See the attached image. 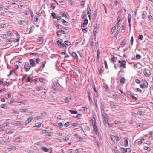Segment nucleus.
Segmentation results:
<instances>
[{
  "label": "nucleus",
  "instance_id": "c85d7f7f",
  "mask_svg": "<svg viewBox=\"0 0 153 153\" xmlns=\"http://www.w3.org/2000/svg\"><path fill=\"white\" fill-rule=\"evenodd\" d=\"M62 22L63 23H65L64 24L66 26H67L68 25V23L66 22V21L64 20V19H62Z\"/></svg>",
  "mask_w": 153,
  "mask_h": 153
},
{
  "label": "nucleus",
  "instance_id": "8fccbe9b",
  "mask_svg": "<svg viewBox=\"0 0 153 153\" xmlns=\"http://www.w3.org/2000/svg\"><path fill=\"white\" fill-rule=\"evenodd\" d=\"M119 31H118V30H117L116 33H115V35H114V37L115 38H117V35L119 33Z\"/></svg>",
  "mask_w": 153,
  "mask_h": 153
},
{
  "label": "nucleus",
  "instance_id": "9d476101",
  "mask_svg": "<svg viewBox=\"0 0 153 153\" xmlns=\"http://www.w3.org/2000/svg\"><path fill=\"white\" fill-rule=\"evenodd\" d=\"M33 117L31 116L29 117L25 121V125L27 124L28 123L30 122L32 120H33Z\"/></svg>",
  "mask_w": 153,
  "mask_h": 153
},
{
  "label": "nucleus",
  "instance_id": "4468645a",
  "mask_svg": "<svg viewBox=\"0 0 153 153\" xmlns=\"http://www.w3.org/2000/svg\"><path fill=\"white\" fill-rule=\"evenodd\" d=\"M87 6V10L88 11L87 13V15L91 14V10L90 8V6L89 4H88Z\"/></svg>",
  "mask_w": 153,
  "mask_h": 153
},
{
  "label": "nucleus",
  "instance_id": "79ce46f5",
  "mask_svg": "<svg viewBox=\"0 0 153 153\" xmlns=\"http://www.w3.org/2000/svg\"><path fill=\"white\" fill-rule=\"evenodd\" d=\"M98 70L99 71V73L100 74H102L104 71L102 69L100 68H99L98 69Z\"/></svg>",
  "mask_w": 153,
  "mask_h": 153
},
{
  "label": "nucleus",
  "instance_id": "603ef678",
  "mask_svg": "<svg viewBox=\"0 0 153 153\" xmlns=\"http://www.w3.org/2000/svg\"><path fill=\"white\" fill-rule=\"evenodd\" d=\"M115 28H116V26H115L113 27L111 29V33H112V34L114 32V30L115 29Z\"/></svg>",
  "mask_w": 153,
  "mask_h": 153
},
{
  "label": "nucleus",
  "instance_id": "69168bd1",
  "mask_svg": "<svg viewBox=\"0 0 153 153\" xmlns=\"http://www.w3.org/2000/svg\"><path fill=\"white\" fill-rule=\"evenodd\" d=\"M31 79V78L30 77H28L27 78V80L28 82H30Z\"/></svg>",
  "mask_w": 153,
  "mask_h": 153
},
{
  "label": "nucleus",
  "instance_id": "dca6fc26",
  "mask_svg": "<svg viewBox=\"0 0 153 153\" xmlns=\"http://www.w3.org/2000/svg\"><path fill=\"white\" fill-rule=\"evenodd\" d=\"M128 23H129V27L131 28V24H130V22H131V15L130 14H128Z\"/></svg>",
  "mask_w": 153,
  "mask_h": 153
},
{
  "label": "nucleus",
  "instance_id": "aec40b11",
  "mask_svg": "<svg viewBox=\"0 0 153 153\" xmlns=\"http://www.w3.org/2000/svg\"><path fill=\"white\" fill-rule=\"evenodd\" d=\"M28 111V109H27L26 108H21L19 110V111L22 113L26 112H27Z\"/></svg>",
  "mask_w": 153,
  "mask_h": 153
},
{
  "label": "nucleus",
  "instance_id": "f03ea898",
  "mask_svg": "<svg viewBox=\"0 0 153 153\" xmlns=\"http://www.w3.org/2000/svg\"><path fill=\"white\" fill-rule=\"evenodd\" d=\"M110 137L112 140L115 143L116 141L118 142L120 140V139L119 137L116 135H111Z\"/></svg>",
  "mask_w": 153,
  "mask_h": 153
},
{
  "label": "nucleus",
  "instance_id": "6e6552de",
  "mask_svg": "<svg viewBox=\"0 0 153 153\" xmlns=\"http://www.w3.org/2000/svg\"><path fill=\"white\" fill-rule=\"evenodd\" d=\"M110 104V106L112 108H116V102H114L112 101H110L109 102Z\"/></svg>",
  "mask_w": 153,
  "mask_h": 153
},
{
  "label": "nucleus",
  "instance_id": "864d4df0",
  "mask_svg": "<svg viewBox=\"0 0 153 153\" xmlns=\"http://www.w3.org/2000/svg\"><path fill=\"white\" fill-rule=\"evenodd\" d=\"M136 57L137 59H140L141 56L140 55L137 54L136 56Z\"/></svg>",
  "mask_w": 153,
  "mask_h": 153
},
{
  "label": "nucleus",
  "instance_id": "13d9d810",
  "mask_svg": "<svg viewBox=\"0 0 153 153\" xmlns=\"http://www.w3.org/2000/svg\"><path fill=\"white\" fill-rule=\"evenodd\" d=\"M138 38L141 40H142L143 38V36L142 35H140L138 36Z\"/></svg>",
  "mask_w": 153,
  "mask_h": 153
},
{
  "label": "nucleus",
  "instance_id": "ddd939ff",
  "mask_svg": "<svg viewBox=\"0 0 153 153\" xmlns=\"http://www.w3.org/2000/svg\"><path fill=\"white\" fill-rule=\"evenodd\" d=\"M126 62L124 60H122V62L120 65V67H121L124 68H126Z\"/></svg>",
  "mask_w": 153,
  "mask_h": 153
},
{
  "label": "nucleus",
  "instance_id": "bb28decb",
  "mask_svg": "<svg viewBox=\"0 0 153 153\" xmlns=\"http://www.w3.org/2000/svg\"><path fill=\"white\" fill-rule=\"evenodd\" d=\"M100 54L99 49H98L97 51V59H99V56Z\"/></svg>",
  "mask_w": 153,
  "mask_h": 153
},
{
  "label": "nucleus",
  "instance_id": "774afa93",
  "mask_svg": "<svg viewBox=\"0 0 153 153\" xmlns=\"http://www.w3.org/2000/svg\"><path fill=\"white\" fill-rule=\"evenodd\" d=\"M78 125V123H74L72 124V126L73 127H76Z\"/></svg>",
  "mask_w": 153,
  "mask_h": 153
},
{
  "label": "nucleus",
  "instance_id": "e2e57ef3",
  "mask_svg": "<svg viewBox=\"0 0 153 153\" xmlns=\"http://www.w3.org/2000/svg\"><path fill=\"white\" fill-rule=\"evenodd\" d=\"M27 76V75L26 74H25V75L23 76V78L22 79V81L24 80L25 79L26 77Z\"/></svg>",
  "mask_w": 153,
  "mask_h": 153
},
{
  "label": "nucleus",
  "instance_id": "6ab92c4d",
  "mask_svg": "<svg viewBox=\"0 0 153 153\" xmlns=\"http://www.w3.org/2000/svg\"><path fill=\"white\" fill-rule=\"evenodd\" d=\"M60 13L62 16L63 17H65L66 18L68 17V16H69V15L65 14L64 11H62V12H60Z\"/></svg>",
  "mask_w": 153,
  "mask_h": 153
},
{
  "label": "nucleus",
  "instance_id": "a19ab883",
  "mask_svg": "<svg viewBox=\"0 0 153 153\" xmlns=\"http://www.w3.org/2000/svg\"><path fill=\"white\" fill-rule=\"evenodd\" d=\"M42 116L41 115L37 116L35 118V119L36 120H39L40 119H42Z\"/></svg>",
  "mask_w": 153,
  "mask_h": 153
},
{
  "label": "nucleus",
  "instance_id": "7c9ffc66",
  "mask_svg": "<svg viewBox=\"0 0 153 153\" xmlns=\"http://www.w3.org/2000/svg\"><path fill=\"white\" fill-rule=\"evenodd\" d=\"M121 13H120L118 16L117 18V22H120V21L121 20Z\"/></svg>",
  "mask_w": 153,
  "mask_h": 153
},
{
  "label": "nucleus",
  "instance_id": "f704fd0d",
  "mask_svg": "<svg viewBox=\"0 0 153 153\" xmlns=\"http://www.w3.org/2000/svg\"><path fill=\"white\" fill-rule=\"evenodd\" d=\"M51 16L54 19L56 18V14L54 12H53L51 13Z\"/></svg>",
  "mask_w": 153,
  "mask_h": 153
},
{
  "label": "nucleus",
  "instance_id": "7ed1b4c3",
  "mask_svg": "<svg viewBox=\"0 0 153 153\" xmlns=\"http://www.w3.org/2000/svg\"><path fill=\"white\" fill-rule=\"evenodd\" d=\"M93 131L95 132L96 134L99 136L100 138V136H101L99 132L98 131V128L96 126V124H93Z\"/></svg>",
  "mask_w": 153,
  "mask_h": 153
},
{
  "label": "nucleus",
  "instance_id": "473e14b6",
  "mask_svg": "<svg viewBox=\"0 0 153 153\" xmlns=\"http://www.w3.org/2000/svg\"><path fill=\"white\" fill-rule=\"evenodd\" d=\"M55 7V4L53 3H51V8H52V9H54Z\"/></svg>",
  "mask_w": 153,
  "mask_h": 153
},
{
  "label": "nucleus",
  "instance_id": "c9c22d12",
  "mask_svg": "<svg viewBox=\"0 0 153 153\" xmlns=\"http://www.w3.org/2000/svg\"><path fill=\"white\" fill-rule=\"evenodd\" d=\"M144 149L146 150H147L148 151H150L151 150V149L149 147L144 146Z\"/></svg>",
  "mask_w": 153,
  "mask_h": 153
},
{
  "label": "nucleus",
  "instance_id": "9b49d317",
  "mask_svg": "<svg viewBox=\"0 0 153 153\" xmlns=\"http://www.w3.org/2000/svg\"><path fill=\"white\" fill-rule=\"evenodd\" d=\"M23 122L21 121H16L14 123V125L16 126H18L20 125H23Z\"/></svg>",
  "mask_w": 153,
  "mask_h": 153
},
{
  "label": "nucleus",
  "instance_id": "39448f33",
  "mask_svg": "<svg viewBox=\"0 0 153 153\" xmlns=\"http://www.w3.org/2000/svg\"><path fill=\"white\" fill-rule=\"evenodd\" d=\"M120 150L124 153H130L131 151L129 148H125L123 147L120 148Z\"/></svg>",
  "mask_w": 153,
  "mask_h": 153
},
{
  "label": "nucleus",
  "instance_id": "423d86ee",
  "mask_svg": "<svg viewBox=\"0 0 153 153\" xmlns=\"http://www.w3.org/2000/svg\"><path fill=\"white\" fill-rule=\"evenodd\" d=\"M143 73L144 74V75L146 76L149 77V74L147 72V71L148 70H147L146 68L142 70Z\"/></svg>",
  "mask_w": 153,
  "mask_h": 153
},
{
  "label": "nucleus",
  "instance_id": "a18cd8bd",
  "mask_svg": "<svg viewBox=\"0 0 153 153\" xmlns=\"http://www.w3.org/2000/svg\"><path fill=\"white\" fill-rule=\"evenodd\" d=\"M41 126V123H39V124H36V125H35L33 127H37V128H40Z\"/></svg>",
  "mask_w": 153,
  "mask_h": 153
},
{
  "label": "nucleus",
  "instance_id": "09e8293b",
  "mask_svg": "<svg viewBox=\"0 0 153 153\" xmlns=\"http://www.w3.org/2000/svg\"><path fill=\"white\" fill-rule=\"evenodd\" d=\"M133 40H134V38L133 37V36H132L131 38V40H130V43L131 44V45L132 46L133 43Z\"/></svg>",
  "mask_w": 153,
  "mask_h": 153
},
{
  "label": "nucleus",
  "instance_id": "393cba45",
  "mask_svg": "<svg viewBox=\"0 0 153 153\" xmlns=\"http://www.w3.org/2000/svg\"><path fill=\"white\" fill-rule=\"evenodd\" d=\"M69 111L72 114H77V111L76 110H69Z\"/></svg>",
  "mask_w": 153,
  "mask_h": 153
},
{
  "label": "nucleus",
  "instance_id": "2eb2a0df",
  "mask_svg": "<svg viewBox=\"0 0 153 153\" xmlns=\"http://www.w3.org/2000/svg\"><path fill=\"white\" fill-rule=\"evenodd\" d=\"M62 41H59V40H58L56 42V43L57 44L59 47L60 48H62Z\"/></svg>",
  "mask_w": 153,
  "mask_h": 153
},
{
  "label": "nucleus",
  "instance_id": "3c124183",
  "mask_svg": "<svg viewBox=\"0 0 153 153\" xmlns=\"http://www.w3.org/2000/svg\"><path fill=\"white\" fill-rule=\"evenodd\" d=\"M32 27L33 28H34V26L33 25L32 27H31L30 30L29 31V33H32V32L33 31V29H32Z\"/></svg>",
  "mask_w": 153,
  "mask_h": 153
},
{
  "label": "nucleus",
  "instance_id": "c756f323",
  "mask_svg": "<svg viewBox=\"0 0 153 153\" xmlns=\"http://www.w3.org/2000/svg\"><path fill=\"white\" fill-rule=\"evenodd\" d=\"M14 132V130L13 129H10L8 132H7L8 134H11Z\"/></svg>",
  "mask_w": 153,
  "mask_h": 153
},
{
  "label": "nucleus",
  "instance_id": "b1692460",
  "mask_svg": "<svg viewBox=\"0 0 153 153\" xmlns=\"http://www.w3.org/2000/svg\"><path fill=\"white\" fill-rule=\"evenodd\" d=\"M143 85L144 86L145 88H147V86L148 85V83L145 80H144L143 81Z\"/></svg>",
  "mask_w": 153,
  "mask_h": 153
},
{
  "label": "nucleus",
  "instance_id": "cd10ccee",
  "mask_svg": "<svg viewBox=\"0 0 153 153\" xmlns=\"http://www.w3.org/2000/svg\"><path fill=\"white\" fill-rule=\"evenodd\" d=\"M1 108L4 109H7V105L6 104H1Z\"/></svg>",
  "mask_w": 153,
  "mask_h": 153
},
{
  "label": "nucleus",
  "instance_id": "ea45409f",
  "mask_svg": "<svg viewBox=\"0 0 153 153\" xmlns=\"http://www.w3.org/2000/svg\"><path fill=\"white\" fill-rule=\"evenodd\" d=\"M13 39V38H10V39H7L6 42H12L14 41V40H12V39Z\"/></svg>",
  "mask_w": 153,
  "mask_h": 153
},
{
  "label": "nucleus",
  "instance_id": "338daca9",
  "mask_svg": "<svg viewBox=\"0 0 153 153\" xmlns=\"http://www.w3.org/2000/svg\"><path fill=\"white\" fill-rule=\"evenodd\" d=\"M62 48L63 49H65L67 48L66 46L65 45V44L64 43H62Z\"/></svg>",
  "mask_w": 153,
  "mask_h": 153
},
{
  "label": "nucleus",
  "instance_id": "680f3d73",
  "mask_svg": "<svg viewBox=\"0 0 153 153\" xmlns=\"http://www.w3.org/2000/svg\"><path fill=\"white\" fill-rule=\"evenodd\" d=\"M40 61V59L39 58H37L36 60V62L37 64H39Z\"/></svg>",
  "mask_w": 153,
  "mask_h": 153
},
{
  "label": "nucleus",
  "instance_id": "f257e3e1",
  "mask_svg": "<svg viewBox=\"0 0 153 153\" xmlns=\"http://www.w3.org/2000/svg\"><path fill=\"white\" fill-rule=\"evenodd\" d=\"M104 111V109H102V110H101V115L102 118V121L103 123L105 125L106 124L107 122L108 121V120L109 119L108 118V114L106 113H105L104 112H103L102 111Z\"/></svg>",
  "mask_w": 153,
  "mask_h": 153
},
{
  "label": "nucleus",
  "instance_id": "49530a36",
  "mask_svg": "<svg viewBox=\"0 0 153 153\" xmlns=\"http://www.w3.org/2000/svg\"><path fill=\"white\" fill-rule=\"evenodd\" d=\"M70 122H67L65 123V124H64V126H65L66 127H68L70 125Z\"/></svg>",
  "mask_w": 153,
  "mask_h": 153
},
{
  "label": "nucleus",
  "instance_id": "20e7f679",
  "mask_svg": "<svg viewBox=\"0 0 153 153\" xmlns=\"http://www.w3.org/2000/svg\"><path fill=\"white\" fill-rule=\"evenodd\" d=\"M31 67V66L29 65L28 62H26L24 66V68L27 72L29 71Z\"/></svg>",
  "mask_w": 153,
  "mask_h": 153
},
{
  "label": "nucleus",
  "instance_id": "412c9836",
  "mask_svg": "<svg viewBox=\"0 0 153 153\" xmlns=\"http://www.w3.org/2000/svg\"><path fill=\"white\" fill-rule=\"evenodd\" d=\"M97 9H96L94 12L93 18L94 19L96 18L97 13Z\"/></svg>",
  "mask_w": 153,
  "mask_h": 153
},
{
  "label": "nucleus",
  "instance_id": "0e129e2a",
  "mask_svg": "<svg viewBox=\"0 0 153 153\" xmlns=\"http://www.w3.org/2000/svg\"><path fill=\"white\" fill-rule=\"evenodd\" d=\"M104 63H105V68L106 69H108V65H107V63L106 61V60H105L104 61Z\"/></svg>",
  "mask_w": 153,
  "mask_h": 153
},
{
  "label": "nucleus",
  "instance_id": "5fc2aeb1",
  "mask_svg": "<svg viewBox=\"0 0 153 153\" xmlns=\"http://www.w3.org/2000/svg\"><path fill=\"white\" fill-rule=\"evenodd\" d=\"M82 115L80 114H78L77 115H76V118H80V117H81Z\"/></svg>",
  "mask_w": 153,
  "mask_h": 153
},
{
  "label": "nucleus",
  "instance_id": "de8ad7c7",
  "mask_svg": "<svg viewBox=\"0 0 153 153\" xmlns=\"http://www.w3.org/2000/svg\"><path fill=\"white\" fill-rule=\"evenodd\" d=\"M111 59L113 62H116V61L114 58V55H112L111 56Z\"/></svg>",
  "mask_w": 153,
  "mask_h": 153
},
{
  "label": "nucleus",
  "instance_id": "4be33fe9",
  "mask_svg": "<svg viewBox=\"0 0 153 153\" xmlns=\"http://www.w3.org/2000/svg\"><path fill=\"white\" fill-rule=\"evenodd\" d=\"M91 120L92 121L93 125V124H95H95H96L95 119L94 117H92L91 118Z\"/></svg>",
  "mask_w": 153,
  "mask_h": 153
},
{
  "label": "nucleus",
  "instance_id": "a878e982",
  "mask_svg": "<svg viewBox=\"0 0 153 153\" xmlns=\"http://www.w3.org/2000/svg\"><path fill=\"white\" fill-rule=\"evenodd\" d=\"M125 79L124 77H123L120 80V82L121 83V84H123L125 83Z\"/></svg>",
  "mask_w": 153,
  "mask_h": 153
},
{
  "label": "nucleus",
  "instance_id": "4c0bfd02",
  "mask_svg": "<svg viewBox=\"0 0 153 153\" xmlns=\"http://www.w3.org/2000/svg\"><path fill=\"white\" fill-rule=\"evenodd\" d=\"M47 113L46 112H43L41 113L40 114V115L42 116V117L43 118L44 116H45L47 115Z\"/></svg>",
  "mask_w": 153,
  "mask_h": 153
},
{
  "label": "nucleus",
  "instance_id": "5701e85b",
  "mask_svg": "<svg viewBox=\"0 0 153 153\" xmlns=\"http://www.w3.org/2000/svg\"><path fill=\"white\" fill-rule=\"evenodd\" d=\"M66 30H65L63 29H61L59 31L60 32H61L63 34H67L68 33V30L65 28H64Z\"/></svg>",
  "mask_w": 153,
  "mask_h": 153
},
{
  "label": "nucleus",
  "instance_id": "c03bdc74",
  "mask_svg": "<svg viewBox=\"0 0 153 153\" xmlns=\"http://www.w3.org/2000/svg\"><path fill=\"white\" fill-rule=\"evenodd\" d=\"M82 29L83 32L84 33H86V32L87 31V28H82Z\"/></svg>",
  "mask_w": 153,
  "mask_h": 153
},
{
  "label": "nucleus",
  "instance_id": "052dcab7",
  "mask_svg": "<svg viewBox=\"0 0 153 153\" xmlns=\"http://www.w3.org/2000/svg\"><path fill=\"white\" fill-rule=\"evenodd\" d=\"M13 70H10V71L9 74L7 75V76L8 77H9V76H11L12 73H13Z\"/></svg>",
  "mask_w": 153,
  "mask_h": 153
},
{
  "label": "nucleus",
  "instance_id": "72a5a7b5",
  "mask_svg": "<svg viewBox=\"0 0 153 153\" xmlns=\"http://www.w3.org/2000/svg\"><path fill=\"white\" fill-rule=\"evenodd\" d=\"M42 149L43 151L45 152H48V149L45 147H42Z\"/></svg>",
  "mask_w": 153,
  "mask_h": 153
},
{
  "label": "nucleus",
  "instance_id": "37998d69",
  "mask_svg": "<svg viewBox=\"0 0 153 153\" xmlns=\"http://www.w3.org/2000/svg\"><path fill=\"white\" fill-rule=\"evenodd\" d=\"M43 38L42 37H39V39H37V42H41L43 41Z\"/></svg>",
  "mask_w": 153,
  "mask_h": 153
},
{
  "label": "nucleus",
  "instance_id": "58836bf2",
  "mask_svg": "<svg viewBox=\"0 0 153 153\" xmlns=\"http://www.w3.org/2000/svg\"><path fill=\"white\" fill-rule=\"evenodd\" d=\"M129 95L134 100H137V98L135 97L134 96L132 95V94H129Z\"/></svg>",
  "mask_w": 153,
  "mask_h": 153
},
{
  "label": "nucleus",
  "instance_id": "e433bc0d",
  "mask_svg": "<svg viewBox=\"0 0 153 153\" xmlns=\"http://www.w3.org/2000/svg\"><path fill=\"white\" fill-rule=\"evenodd\" d=\"M36 91H38L42 90L43 89V88L41 87H36Z\"/></svg>",
  "mask_w": 153,
  "mask_h": 153
},
{
  "label": "nucleus",
  "instance_id": "f8f14e48",
  "mask_svg": "<svg viewBox=\"0 0 153 153\" xmlns=\"http://www.w3.org/2000/svg\"><path fill=\"white\" fill-rule=\"evenodd\" d=\"M72 100L71 98L70 97H68L65 99V101L66 103H68Z\"/></svg>",
  "mask_w": 153,
  "mask_h": 153
},
{
  "label": "nucleus",
  "instance_id": "a211bd4d",
  "mask_svg": "<svg viewBox=\"0 0 153 153\" xmlns=\"http://www.w3.org/2000/svg\"><path fill=\"white\" fill-rule=\"evenodd\" d=\"M126 40L125 39L123 40L120 44V47H123L126 44Z\"/></svg>",
  "mask_w": 153,
  "mask_h": 153
},
{
  "label": "nucleus",
  "instance_id": "bf43d9fd",
  "mask_svg": "<svg viewBox=\"0 0 153 153\" xmlns=\"http://www.w3.org/2000/svg\"><path fill=\"white\" fill-rule=\"evenodd\" d=\"M58 126L60 128H62L63 126V124L62 122H59L58 124Z\"/></svg>",
  "mask_w": 153,
  "mask_h": 153
},
{
  "label": "nucleus",
  "instance_id": "0eeeda50",
  "mask_svg": "<svg viewBox=\"0 0 153 153\" xmlns=\"http://www.w3.org/2000/svg\"><path fill=\"white\" fill-rule=\"evenodd\" d=\"M88 20L86 18L84 20V22L81 24V27H84L85 26L88 24Z\"/></svg>",
  "mask_w": 153,
  "mask_h": 153
},
{
  "label": "nucleus",
  "instance_id": "6e6d98bb",
  "mask_svg": "<svg viewBox=\"0 0 153 153\" xmlns=\"http://www.w3.org/2000/svg\"><path fill=\"white\" fill-rule=\"evenodd\" d=\"M3 39H5L7 38V35L6 34H3L1 37Z\"/></svg>",
  "mask_w": 153,
  "mask_h": 153
},
{
  "label": "nucleus",
  "instance_id": "2f4dec72",
  "mask_svg": "<svg viewBox=\"0 0 153 153\" xmlns=\"http://www.w3.org/2000/svg\"><path fill=\"white\" fill-rule=\"evenodd\" d=\"M64 43L67 46H69L71 45V42L68 41L66 40L64 41Z\"/></svg>",
  "mask_w": 153,
  "mask_h": 153
},
{
  "label": "nucleus",
  "instance_id": "1a4fd4ad",
  "mask_svg": "<svg viewBox=\"0 0 153 153\" xmlns=\"http://www.w3.org/2000/svg\"><path fill=\"white\" fill-rule=\"evenodd\" d=\"M30 63V65H31V66L34 67L36 65V64L35 63V61L33 59H30L29 60Z\"/></svg>",
  "mask_w": 153,
  "mask_h": 153
},
{
  "label": "nucleus",
  "instance_id": "4d7b16f0",
  "mask_svg": "<svg viewBox=\"0 0 153 153\" xmlns=\"http://www.w3.org/2000/svg\"><path fill=\"white\" fill-rule=\"evenodd\" d=\"M128 141L127 140H125V143L124 144V146H125L127 147L128 146Z\"/></svg>",
  "mask_w": 153,
  "mask_h": 153
},
{
  "label": "nucleus",
  "instance_id": "f3484780",
  "mask_svg": "<svg viewBox=\"0 0 153 153\" xmlns=\"http://www.w3.org/2000/svg\"><path fill=\"white\" fill-rule=\"evenodd\" d=\"M71 55L75 59H78V56L76 54V53H75V52H72L71 53Z\"/></svg>",
  "mask_w": 153,
  "mask_h": 153
}]
</instances>
